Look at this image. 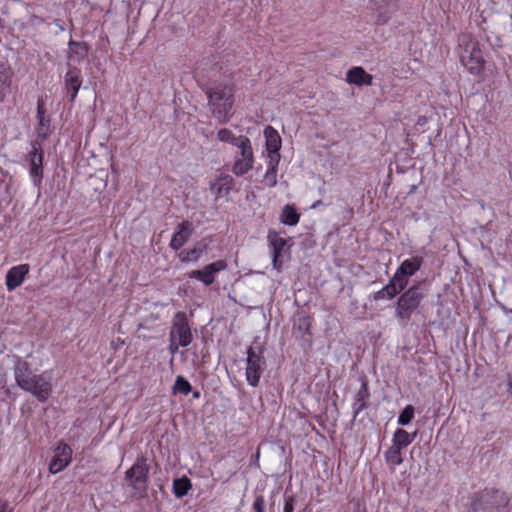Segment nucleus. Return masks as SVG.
Listing matches in <instances>:
<instances>
[{
	"mask_svg": "<svg viewBox=\"0 0 512 512\" xmlns=\"http://www.w3.org/2000/svg\"><path fill=\"white\" fill-rule=\"evenodd\" d=\"M14 359V378L16 384L24 391L31 393L39 402H46L52 393L51 375L44 371L34 374L29 364L18 355Z\"/></svg>",
	"mask_w": 512,
	"mask_h": 512,
	"instance_id": "f257e3e1",
	"label": "nucleus"
},
{
	"mask_svg": "<svg viewBox=\"0 0 512 512\" xmlns=\"http://www.w3.org/2000/svg\"><path fill=\"white\" fill-rule=\"evenodd\" d=\"M424 259L422 256H413L405 259L397 267L388 283L380 290L373 293L375 301L391 300L406 289L410 277L414 276L422 267Z\"/></svg>",
	"mask_w": 512,
	"mask_h": 512,
	"instance_id": "f03ea898",
	"label": "nucleus"
},
{
	"mask_svg": "<svg viewBox=\"0 0 512 512\" xmlns=\"http://www.w3.org/2000/svg\"><path fill=\"white\" fill-rule=\"evenodd\" d=\"M210 111L213 117L220 123L226 124L231 117V110L234 104L235 88L231 81L214 83L212 86L203 88Z\"/></svg>",
	"mask_w": 512,
	"mask_h": 512,
	"instance_id": "7ed1b4c3",
	"label": "nucleus"
},
{
	"mask_svg": "<svg viewBox=\"0 0 512 512\" xmlns=\"http://www.w3.org/2000/svg\"><path fill=\"white\" fill-rule=\"evenodd\" d=\"M425 294L419 285H412L403 290L395 305V317L401 325H407L412 315L420 311Z\"/></svg>",
	"mask_w": 512,
	"mask_h": 512,
	"instance_id": "20e7f679",
	"label": "nucleus"
},
{
	"mask_svg": "<svg viewBox=\"0 0 512 512\" xmlns=\"http://www.w3.org/2000/svg\"><path fill=\"white\" fill-rule=\"evenodd\" d=\"M149 465L144 456L136 458L134 464L125 472V480L136 498L146 496L149 486Z\"/></svg>",
	"mask_w": 512,
	"mask_h": 512,
	"instance_id": "39448f33",
	"label": "nucleus"
},
{
	"mask_svg": "<svg viewBox=\"0 0 512 512\" xmlns=\"http://www.w3.org/2000/svg\"><path fill=\"white\" fill-rule=\"evenodd\" d=\"M456 53L460 64H485L480 45L470 33L459 35Z\"/></svg>",
	"mask_w": 512,
	"mask_h": 512,
	"instance_id": "423d86ee",
	"label": "nucleus"
},
{
	"mask_svg": "<svg viewBox=\"0 0 512 512\" xmlns=\"http://www.w3.org/2000/svg\"><path fill=\"white\" fill-rule=\"evenodd\" d=\"M246 355V381L251 387H257L266 368L263 348L250 346L246 351Z\"/></svg>",
	"mask_w": 512,
	"mask_h": 512,
	"instance_id": "0eeeda50",
	"label": "nucleus"
},
{
	"mask_svg": "<svg viewBox=\"0 0 512 512\" xmlns=\"http://www.w3.org/2000/svg\"><path fill=\"white\" fill-rule=\"evenodd\" d=\"M29 163V176L34 187L40 189L43 180V148L38 140L30 142V150L26 155Z\"/></svg>",
	"mask_w": 512,
	"mask_h": 512,
	"instance_id": "6e6552de",
	"label": "nucleus"
},
{
	"mask_svg": "<svg viewBox=\"0 0 512 512\" xmlns=\"http://www.w3.org/2000/svg\"><path fill=\"white\" fill-rule=\"evenodd\" d=\"M268 246L272 256V266L277 272H281L285 255H289L290 246L288 240L275 230H269L267 234Z\"/></svg>",
	"mask_w": 512,
	"mask_h": 512,
	"instance_id": "1a4fd4ad",
	"label": "nucleus"
},
{
	"mask_svg": "<svg viewBox=\"0 0 512 512\" xmlns=\"http://www.w3.org/2000/svg\"><path fill=\"white\" fill-rule=\"evenodd\" d=\"M169 338L178 341L182 347L189 346L193 341V335L185 312L175 313L169 332Z\"/></svg>",
	"mask_w": 512,
	"mask_h": 512,
	"instance_id": "9d476101",
	"label": "nucleus"
},
{
	"mask_svg": "<svg viewBox=\"0 0 512 512\" xmlns=\"http://www.w3.org/2000/svg\"><path fill=\"white\" fill-rule=\"evenodd\" d=\"M234 158L231 171L236 176H243L253 169L254 165V154L250 139L245 141L239 147Z\"/></svg>",
	"mask_w": 512,
	"mask_h": 512,
	"instance_id": "9b49d317",
	"label": "nucleus"
},
{
	"mask_svg": "<svg viewBox=\"0 0 512 512\" xmlns=\"http://www.w3.org/2000/svg\"><path fill=\"white\" fill-rule=\"evenodd\" d=\"M397 3L398 0H369V9L374 22L378 25L386 24L397 10Z\"/></svg>",
	"mask_w": 512,
	"mask_h": 512,
	"instance_id": "f8f14e48",
	"label": "nucleus"
},
{
	"mask_svg": "<svg viewBox=\"0 0 512 512\" xmlns=\"http://www.w3.org/2000/svg\"><path fill=\"white\" fill-rule=\"evenodd\" d=\"M227 268L225 260H217L205 265L202 269L188 272V278L200 281L205 286H210L215 282L217 273Z\"/></svg>",
	"mask_w": 512,
	"mask_h": 512,
	"instance_id": "ddd939ff",
	"label": "nucleus"
},
{
	"mask_svg": "<svg viewBox=\"0 0 512 512\" xmlns=\"http://www.w3.org/2000/svg\"><path fill=\"white\" fill-rule=\"evenodd\" d=\"M72 448L65 442L60 441L54 448L53 457L49 462V472L57 474L66 469L72 462Z\"/></svg>",
	"mask_w": 512,
	"mask_h": 512,
	"instance_id": "4468645a",
	"label": "nucleus"
},
{
	"mask_svg": "<svg viewBox=\"0 0 512 512\" xmlns=\"http://www.w3.org/2000/svg\"><path fill=\"white\" fill-rule=\"evenodd\" d=\"M64 86L69 100L73 102L78 94L79 89L83 86L82 69L78 66H71L65 74Z\"/></svg>",
	"mask_w": 512,
	"mask_h": 512,
	"instance_id": "2eb2a0df",
	"label": "nucleus"
},
{
	"mask_svg": "<svg viewBox=\"0 0 512 512\" xmlns=\"http://www.w3.org/2000/svg\"><path fill=\"white\" fill-rule=\"evenodd\" d=\"M36 120V134L42 141L46 140L52 133L53 128L51 126L50 116L47 115L44 100L41 97H39L37 100Z\"/></svg>",
	"mask_w": 512,
	"mask_h": 512,
	"instance_id": "dca6fc26",
	"label": "nucleus"
},
{
	"mask_svg": "<svg viewBox=\"0 0 512 512\" xmlns=\"http://www.w3.org/2000/svg\"><path fill=\"white\" fill-rule=\"evenodd\" d=\"M29 273L28 264H20L10 268L6 274L5 284L8 291H13L19 287Z\"/></svg>",
	"mask_w": 512,
	"mask_h": 512,
	"instance_id": "f3484780",
	"label": "nucleus"
},
{
	"mask_svg": "<svg viewBox=\"0 0 512 512\" xmlns=\"http://www.w3.org/2000/svg\"><path fill=\"white\" fill-rule=\"evenodd\" d=\"M193 232V224L190 221L181 222L174 232L170 241V248L174 251H178L190 238Z\"/></svg>",
	"mask_w": 512,
	"mask_h": 512,
	"instance_id": "a211bd4d",
	"label": "nucleus"
},
{
	"mask_svg": "<svg viewBox=\"0 0 512 512\" xmlns=\"http://www.w3.org/2000/svg\"><path fill=\"white\" fill-rule=\"evenodd\" d=\"M234 184V179L230 175H221L211 183L210 190L216 197H224L230 193Z\"/></svg>",
	"mask_w": 512,
	"mask_h": 512,
	"instance_id": "6ab92c4d",
	"label": "nucleus"
},
{
	"mask_svg": "<svg viewBox=\"0 0 512 512\" xmlns=\"http://www.w3.org/2000/svg\"><path fill=\"white\" fill-rule=\"evenodd\" d=\"M369 396L370 393L368 390V385L366 382H363L356 394L354 403L352 405L354 419L367 407Z\"/></svg>",
	"mask_w": 512,
	"mask_h": 512,
	"instance_id": "aec40b11",
	"label": "nucleus"
},
{
	"mask_svg": "<svg viewBox=\"0 0 512 512\" xmlns=\"http://www.w3.org/2000/svg\"><path fill=\"white\" fill-rule=\"evenodd\" d=\"M347 81L357 86L370 85L372 76L366 73L361 66H354L347 72Z\"/></svg>",
	"mask_w": 512,
	"mask_h": 512,
	"instance_id": "412c9836",
	"label": "nucleus"
},
{
	"mask_svg": "<svg viewBox=\"0 0 512 512\" xmlns=\"http://www.w3.org/2000/svg\"><path fill=\"white\" fill-rule=\"evenodd\" d=\"M416 436L417 432L409 433L403 428H397L393 433L391 444L403 450L415 440Z\"/></svg>",
	"mask_w": 512,
	"mask_h": 512,
	"instance_id": "4be33fe9",
	"label": "nucleus"
},
{
	"mask_svg": "<svg viewBox=\"0 0 512 512\" xmlns=\"http://www.w3.org/2000/svg\"><path fill=\"white\" fill-rule=\"evenodd\" d=\"M69 60L73 62H80L88 55V45L85 42L69 41Z\"/></svg>",
	"mask_w": 512,
	"mask_h": 512,
	"instance_id": "5701e85b",
	"label": "nucleus"
},
{
	"mask_svg": "<svg viewBox=\"0 0 512 512\" xmlns=\"http://www.w3.org/2000/svg\"><path fill=\"white\" fill-rule=\"evenodd\" d=\"M217 139L220 142L231 144L235 147H239L241 144H243L245 141H247L249 138L244 135H235L230 129L228 128H221L217 132Z\"/></svg>",
	"mask_w": 512,
	"mask_h": 512,
	"instance_id": "b1692460",
	"label": "nucleus"
},
{
	"mask_svg": "<svg viewBox=\"0 0 512 512\" xmlns=\"http://www.w3.org/2000/svg\"><path fill=\"white\" fill-rule=\"evenodd\" d=\"M266 138V148L268 152H279L281 148V138L278 132L272 127L267 126L264 130Z\"/></svg>",
	"mask_w": 512,
	"mask_h": 512,
	"instance_id": "393cba45",
	"label": "nucleus"
},
{
	"mask_svg": "<svg viewBox=\"0 0 512 512\" xmlns=\"http://www.w3.org/2000/svg\"><path fill=\"white\" fill-rule=\"evenodd\" d=\"M300 215L292 205H286L283 207L280 214V221L282 224L287 226H295L298 224Z\"/></svg>",
	"mask_w": 512,
	"mask_h": 512,
	"instance_id": "a878e982",
	"label": "nucleus"
},
{
	"mask_svg": "<svg viewBox=\"0 0 512 512\" xmlns=\"http://www.w3.org/2000/svg\"><path fill=\"white\" fill-rule=\"evenodd\" d=\"M384 459L393 468L401 465L403 463L402 449L391 444L384 453Z\"/></svg>",
	"mask_w": 512,
	"mask_h": 512,
	"instance_id": "bb28decb",
	"label": "nucleus"
},
{
	"mask_svg": "<svg viewBox=\"0 0 512 512\" xmlns=\"http://www.w3.org/2000/svg\"><path fill=\"white\" fill-rule=\"evenodd\" d=\"M191 488V481L186 476L177 478L173 481V494L176 498H182L186 496Z\"/></svg>",
	"mask_w": 512,
	"mask_h": 512,
	"instance_id": "cd10ccee",
	"label": "nucleus"
},
{
	"mask_svg": "<svg viewBox=\"0 0 512 512\" xmlns=\"http://www.w3.org/2000/svg\"><path fill=\"white\" fill-rule=\"evenodd\" d=\"M203 253V249L200 247H194L192 249H184L179 253V259L182 263L197 262Z\"/></svg>",
	"mask_w": 512,
	"mask_h": 512,
	"instance_id": "c85d7f7f",
	"label": "nucleus"
},
{
	"mask_svg": "<svg viewBox=\"0 0 512 512\" xmlns=\"http://www.w3.org/2000/svg\"><path fill=\"white\" fill-rule=\"evenodd\" d=\"M192 392V386L189 383V381L184 378L183 376H177L175 380V384L173 386V393H181L185 396H187L189 393Z\"/></svg>",
	"mask_w": 512,
	"mask_h": 512,
	"instance_id": "c756f323",
	"label": "nucleus"
},
{
	"mask_svg": "<svg viewBox=\"0 0 512 512\" xmlns=\"http://www.w3.org/2000/svg\"><path fill=\"white\" fill-rule=\"evenodd\" d=\"M3 67L0 66V102L4 100L10 86V74Z\"/></svg>",
	"mask_w": 512,
	"mask_h": 512,
	"instance_id": "7c9ffc66",
	"label": "nucleus"
},
{
	"mask_svg": "<svg viewBox=\"0 0 512 512\" xmlns=\"http://www.w3.org/2000/svg\"><path fill=\"white\" fill-rule=\"evenodd\" d=\"M415 415V409L412 405H407L399 414L397 422L401 426H407L411 423Z\"/></svg>",
	"mask_w": 512,
	"mask_h": 512,
	"instance_id": "2f4dec72",
	"label": "nucleus"
},
{
	"mask_svg": "<svg viewBox=\"0 0 512 512\" xmlns=\"http://www.w3.org/2000/svg\"><path fill=\"white\" fill-rule=\"evenodd\" d=\"M277 169L267 168L264 175V182L268 187H274L277 184Z\"/></svg>",
	"mask_w": 512,
	"mask_h": 512,
	"instance_id": "473e14b6",
	"label": "nucleus"
},
{
	"mask_svg": "<svg viewBox=\"0 0 512 512\" xmlns=\"http://www.w3.org/2000/svg\"><path fill=\"white\" fill-rule=\"evenodd\" d=\"M492 497L494 499L500 498L501 499V505L506 506L508 504V499L504 495V493L498 491V490H485V492L482 494V498L486 497Z\"/></svg>",
	"mask_w": 512,
	"mask_h": 512,
	"instance_id": "72a5a7b5",
	"label": "nucleus"
},
{
	"mask_svg": "<svg viewBox=\"0 0 512 512\" xmlns=\"http://www.w3.org/2000/svg\"><path fill=\"white\" fill-rule=\"evenodd\" d=\"M279 161H280V153L279 152H268L267 168H273V169L278 170Z\"/></svg>",
	"mask_w": 512,
	"mask_h": 512,
	"instance_id": "f704fd0d",
	"label": "nucleus"
},
{
	"mask_svg": "<svg viewBox=\"0 0 512 512\" xmlns=\"http://www.w3.org/2000/svg\"><path fill=\"white\" fill-rule=\"evenodd\" d=\"M254 512H265V499L263 495H257L253 502Z\"/></svg>",
	"mask_w": 512,
	"mask_h": 512,
	"instance_id": "c9c22d12",
	"label": "nucleus"
},
{
	"mask_svg": "<svg viewBox=\"0 0 512 512\" xmlns=\"http://www.w3.org/2000/svg\"><path fill=\"white\" fill-rule=\"evenodd\" d=\"M180 347H182V345L178 344V341L169 338L168 350L171 355H175L179 351Z\"/></svg>",
	"mask_w": 512,
	"mask_h": 512,
	"instance_id": "e433bc0d",
	"label": "nucleus"
},
{
	"mask_svg": "<svg viewBox=\"0 0 512 512\" xmlns=\"http://www.w3.org/2000/svg\"><path fill=\"white\" fill-rule=\"evenodd\" d=\"M294 510V499L288 498L285 500L283 512H293Z\"/></svg>",
	"mask_w": 512,
	"mask_h": 512,
	"instance_id": "4c0bfd02",
	"label": "nucleus"
},
{
	"mask_svg": "<svg viewBox=\"0 0 512 512\" xmlns=\"http://www.w3.org/2000/svg\"><path fill=\"white\" fill-rule=\"evenodd\" d=\"M0 512H13V508L7 500L0 499Z\"/></svg>",
	"mask_w": 512,
	"mask_h": 512,
	"instance_id": "58836bf2",
	"label": "nucleus"
},
{
	"mask_svg": "<svg viewBox=\"0 0 512 512\" xmlns=\"http://www.w3.org/2000/svg\"><path fill=\"white\" fill-rule=\"evenodd\" d=\"M427 123V118L425 116H421L417 120L418 125H425Z\"/></svg>",
	"mask_w": 512,
	"mask_h": 512,
	"instance_id": "ea45409f",
	"label": "nucleus"
},
{
	"mask_svg": "<svg viewBox=\"0 0 512 512\" xmlns=\"http://www.w3.org/2000/svg\"><path fill=\"white\" fill-rule=\"evenodd\" d=\"M502 310H503V312H504V314H505L506 316H508V317L512 316V309H508V308H506V307H504V306H503V307H502Z\"/></svg>",
	"mask_w": 512,
	"mask_h": 512,
	"instance_id": "a19ab883",
	"label": "nucleus"
},
{
	"mask_svg": "<svg viewBox=\"0 0 512 512\" xmlns=\"http://www.w3.org/2000/svg\"><path fill=\"white\" fill-rule=\"evenodd\" d=\"M322 204H323V202H322L321 200H317V201H315V202L311 205V208H312V209H315V208L319 207V206H320V205H322Z\"/></svg>",
	"mask_w": 512,
	"mask_h": 512,
	"instance_id": "79ce46f5",
	"label": "nucleus"
},
{
	"mask_svg": "<svg viewBox=\"0 0 512 512\" xmlns=\"http://www.w3.org/2000/svg\"><path fill=\"white\" fill-rule=\"evenodd\" d=\"M55 24L57 25V27H59L61 30H64V27H63V23L61 20L57 19L55 20Z\"/></svg>",
	"mask_w": 512,
	"mask_h": 512,
	"instance_id": "37998d69",
	"label": "nucleus"
},
{
	"mask_svg": "<svg viewBox=\"0 0 512 512\" xmlns=\"http://www.w3.org/2000/svg\"><path fill=\"white\" fill-rule=\"evenodd\" d=\"M192 394H193V398H195V399L200 398V392L199 391L195 390V391L192 392Z\"/></svg>",
	"mask_w": 512,
	"mask_h": 512,
	"instance_id": "c03bdc74",
	"label": "nucleus"
},
{
	"mask_svg": "<svg viewBox=\"0 0 512 512\" xmlns=\"http://www.w3.org/2000/svg\"><path fill=\"white\" fill-rule=\"evenodd\" d=\"M354 512H366L364 508L358 507Z\"/></svg>",
	"mask_w": 512,
	"mask_h": 512,
	"instance_id": "a18cd8bd",
	"label": "nucleus"
},
{
	"mask_svg": "<svg viewBox=\"0 0 512 512\" xmlns=\"http://www.w3.org/2000/svg\"><path fill=\"white\" fill-rule=\"evenodd\" d=\"M475 69H476L475 66H471L470 69H469V72L473 74Z\"/></svg>",
	"mask_w": 512,
	"mask_h": 512,
	"instance_id": "49530a36",
	"label": "nucleus"
},
{
	"mask_svg": "<svg viewBox=\"0 0 512 512\" xmlns=\"http://www.w3.org/2000/svg\"><path fill=\"white\" fill-rule=\"evenodd\" d=\"M509 387H510V389H512V382L509 383Z\"/></svg>",
	"mask_w": 512,
	"mask_h": 512,
	"instance_id": "de8ad7c7",
	"label": "nucleus"
}]
</instances>
